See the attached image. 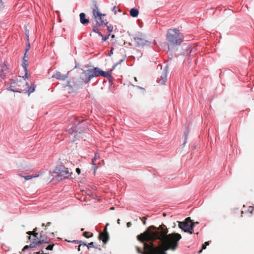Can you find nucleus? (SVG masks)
I'll list each match as a JSON object with an SVG mask.
<instances>
[{"label": "nucleus", "instance_id": "nucleus-27", "mask_svg": "<svg viewBox=\"0 0 254 254\" xmlns=\"http://www.w3.org/2000/svg\"><path fill=\"white\" fill-rule=\"evenodd\" d=\"M54 245H48L47 248L46 250H52L54 247Z\"/></svg>", "mask_w": 254, "mask_h": 254}, {"label": "nucleus", "instance_id": "nucleus-30", "mask_svg": "<svg viewBox=\"0 0 254 254\" xmlns=\"http://www.w3.org/2000/svg\"><path fill=\"white\" fill-rule=\"evenodd\" d=\"M77 244H79L81 246V245H84V246H87V244L84 243V242H82L81 241H77Z\"/></svg>", "mask_w": 254, "mask_h": 254}, {"label": "nucleus", "instance_id": "nucleus-49", "mask_svg": "<svg viewBox=\"0 0 254 254\" xmlns=\"http://www.w3.org/2000/svg\"><path fill=\"white\" fill-rule=\"evenodd\" d=\"M134 79H135V80H136V77H134Z\"/></svg>", "mask_w": 254, "mask_h": 254}, {"label": "nucleus", "instance_id": "nucleus-24", "mask_svg": "<svg viewBox=\"0 0 254 254\" xmlns=\"http://www.w3.org/2000/svg\"><path fill=\"white\" fill-rule=\"evenodd\" d=\"M110 35V34H109L108 36H105L102 34V36H100L102 37V40L103 42L106 41L109 39V36Z\"/></svg>", "mask_w": 254, "mask_h": 254}, {"label": "nucleus", "instance_id": "nucleus-7", "mask_svg": "<svg viewBox=\"0 0 254 254\" xmlns=\"http://www.w3.org/2000/svg\"><path fill=\"white\" fill-rule=\"evenodd\" d=\"M55 172L58 174V179L60 180L68 178L71 174L68 169L64 166H60L57 167Z\"/></svg>", "mask_w": 254, "mask_h": 254}, {"label": "nucleus", "instance_id": "nucleus-44", "mask_svg": "<svg viewBox=\"0 0 254 254\" xmlns=\"http://www.w3.org/2000/svg\"><path fill=\"white\" fill-rule=\"evenodd\" d=\"M114 37H115V35H112V38H114Z\"/></svg>", "mask_w": 254, "mask_h": 254}, {"label": "nucleus", "instance_id": "nucleus-23", "mask_svg": "<svg viewBox=\"0 0 254 254\" xmlns=\"http://www.w3.org/2000/svg\"><path fill=\"white\" fill-rule=\"evenodd\" d=\"M87 247L88 249H90V248H95L96 249H99L98 247L94 246L93 242H91V243H89L87 245Z\"/></svg>", "mask_w": 254, "mask_h": 254}, {"label": "nucleus", "instance_id": "nucleus-33", "mask_svg": "<svg viewBox=\"0 0 254 254\" xmlns=\"http://www.w3.org/2000/svg\"><path fill=\"white\" fill-rule=\"evenodd\" d=\"M113 50H114V48H111V50H110V52H109V54H108V55H109V56H111L113 54Z\"/></svg>", "mask_w": 254, "mask_h": 254}, {"label": "nucleus", "instance_id": "nucleus-32", "mask_svg": "<svg viewBox=\"0 0 254 254\" xmlns=\"http://www.w3.org/2000/svg\"><path fill=\"white\" fill-rule=\"evenodd\" d=\"M134 39L136 42H139L140 41H143V40L140 38H136Z\"/></svg>", "mask_w": 254, "mask_h": 254}, {"label": "nucleus", "instance_id": "nucleus-9", "mask_svg": "<svg viewBox=\"0 0 254 254\" xmlns=\"http://www.w3.org/2000/svg\"><path fill=\"white\" fill-rule=\"evenodd\" d=\"M90 69L82 70V72L80 74V79L84 84L88 83L92 79Z\"/></svg>", "mask_w": 254, "mask_h": 254}, {"label": "nucleus", "instance_id": "nucleus-11", "mask_svg": "<svg viewBox=\"0 0 254 254\" xmlns=\"http://www.w3.org/2000/svg\"><path fill=\"white\" fill-rule=\"evenodd\" d=\"M26 53H25L24 57L23 59V63H22V66L24 69V71L25 72V74L24 76H22L23 78L25 79L26 78H27L29 77V75L28 74V70H27V66H28V61L25 59L26 58Z\"/></svg>", "mask_w": 254, "mask_h": 254}, {"label": "nucleus", "instance_id": "nucleus-25", "mask_svg": "<svg viewBox=\"0 0 254 254\" xmlns=\"http://www.w3.org/2000/svg\"><path fill=\"white\" fill-rule=\"evenodd\" d=\"M106 26H107L108 31L110 32V34L113 31V27L112 25H107Z\"/></svg>", "mask_w": 254, "mask_h": 254}, {"label": "nucleus", "instance_id": "nucleus-15", "mask_svg": "<svg viewBox=\"0 0 254 254\" xmlns=\"http://www.w3.org/2000/svg\"><path fill=\"white\" fill-rule=\"evenodd\" d=\"M100 158V155L98 153H95V156H94V158H93L92 159V163L93 165V168L94 169V173L95 174V172H96V170H97V169L98 168V166H97L96 165V164L95 163V161L99 159Z\"/></svg>", "mask_w": 254, "mask_h": 254}, {"label": "nucleus", "instance_id": "nucleus-18", "mask_svg": "<svg viewBox=\"0 0 254 254\" xmlns=\"http://www.w3.org/2000/svg\"><path fill=\"white\" fill-rule=\"evenodd\" d=\"M0 71L1 73H3L4 74L6 73L7 72H9V69L6 67V66L3 64L1 65V68H0Z\"/></svg>", "mask_w": 254, "mask_h": 254}, {"label": "nucleus", "instance_id": "nucleus-48", "mask_svg": "<svg viewBox=\"0 0 254 254\" xmlns=\"http://www.w3.org/2000/svg\"><path fill=\"white\" fill-rule=\"evenodd\" d=\"M45 226V224L44 223H43L42 224V226Z\"/></svg>", "mask_w": 254, "mask_h": 254}, {"label": "nucleus", "instance_id": "nucleus-21", "mask_svg": "<svg viewBox=\"0 0 254 254\" xmlns=\"http://www.w3.org/2000/svg\"><path fill=\"white\" fill-rule=\"evenodd\" d=\"M73 119H74V122H73V124L74 125H76V123H77L78 124V123H81L83 120L82 119H81L80 118H78V117H73Z\"/></svg>", "mask_w": 254, "mask_h": 254}, {"label": "nucleus", "instance_id": "nucleus-22", "mask_svg": "<svg viewBox=\"0 0 254 254\" xmlns=\"http://www.w3.org/2000/svg\"><path fill=\"white\" fill-rule=\"evenodd\" d=\"M83 235L84 237H85L86 238H89L93 236V234L90 233L88 232H85L83 233Z\"/></svg>", "mask_w": 254, "mask_h": 254}, {"label": "nucleus", "instance_id": "nucleus-42", "mask_svg": "<svg viewBox=\"0 0 254 254\" xmlns=\"http://www.w3.org/2000/svg\"><path fill=\"white\" fill-rule=\"evenodd\" d=\"M117 223H118V224H120V219H118V220H117Z\"/></svg>", "mask_w": 254, "mask_h": 254}, {"label": "nucleus", "instance_id": "nucleus-34", "mask_svg": "<svg viewBox=\"0 0 254 254\" xmlns=\"http://www.w3.org/2000/svg\"><path fill=\"white\" fill-rule=\"evenodd\" d=\"M76 172L78 174H79L80 173V169L79 168H77L76 169Z\"/></svg>", "mask_w": 254, "mask_h": 254}, {"label": "nucleus", "instance_id": "nucleus-3", "mask_svg": "<svg viewBox=\"0 0 254 254\" xmlns=\"http://www.w3.org/2000/svg\"><path fill=\"white\" fill-rule=\"evenodd\" d=\"M21 83V82L16 83L15 82L11 83L9 87V90L14 92L28 93L29 95L34 91L35 87L33 84L30 85L28 82H25L23 83V87H22Z\"/></svg>", "mask_w": 254, "mask_h": 254}, {"label": "nucleus", "instance_id": "nucleus-16", "mask_svg": "<svg viewBox=\"0 0 254 254\" xmlns=\"http://www.w3.org/2000/svg\"><path fill=\"white\" fill-rule=\"evenodd\" d=\"M130 15L133 17H136L138 15V10L134 8H131L129 11Z\"/></svg>", "mask_w": 254, "mask_h": 254}, {"label": "nucleus", "instance_id": "nucleus-28", "mask_svg": "<svg viewBox=\"0 0 254 254\" xmlns=\"http://www.w3.org/2000/svg\"><path fill=\"white\" fill-rule=\"evenodd\" d=\"M140 219L142 221V223H143V225H145L146 224V220L147 219V217H143L142 218H140Z\"/></svg>", "mask_w": 254, "mask_h": 254}, {"label": "nucleus", "instance_id": "nucleus-19", "mask_svg": "<svg viewBox=\"0 0 254 254\" xmlns=\"http://www.w3.org/2000/svg\"><path fill=\"white\" fill-rule=\"evenodd\" d=\"M41 173L40 174H38L37 175H34V176H32V175H27V176H23L22 175H19V176H20L21 177H24L25 178V180H30V179H31L33 178H36V177H38L40 176L41 175Z\"/></svg>", "mask_w": 254, "mask_h": 254}, {"label": "nucleus", "instance_id": "nucleus-40", "mask_svg": "<svg viewBox=\"0 0 254 254\" xmlns=\"http://www.w3.org/2000/svg\"><path fill=\"white\" fill-rule=\"evenodd\" d=\"M50 224H51V222H48V223H47L46 226H49L50 225Z\"/></svg>", "mask_w": 254, "mask_h": 254}, {"label": "nucleus", "instance_id": "nucleus-38", "mask_svg": "<svg viewBox=\"0 0 254 254\" xmlns=\"http://www.w3.org/2000/svg\"><path fill=\"white\" fill-rule=\"evenodd\" d=\"M113 11H114L115 13L116 14L117 13V11L116 10V7H114L113 8Z\"/></svg>", "mask_w": 254, "mask_h": 254}, {"label": "nucleus", "instance_id": "nucleus-14", "mask_svg": "<svg viewBox=\"0 0 254 254\" xmlns=\"http://www.w3.org/2000/svg\"><path fill=\"white\" fill-rule=\"evenodd\" d=\"M79 17L80 21L82 24L86 25L89 22V19L85 18V14L84 13H80Z\"/></svg>", "mask_w": 254, "mask_h": 254}, {"label": "nucleus", "instance_id": "nucleus-35", "mask_svg": "<svg viewBox=\"0 0 254 254\" xmlns=\"http://www.w3.org/2000/svg\"><path fill=\"white\" fill-rule=\"evenodd\" d=\"M29 48H30V44L29 43L27 45V48L26 49V52H25V53L26 54V53L29 51Z\"/></svg>", "mask_w": 254, "mask_h": 254}, {"label": "nucleus", "instance_id": "nucleus-1", "mask_svg": "<svg viewBox=\"0 0 254 254\" xmlns=\"http://www.w3.org/2000/svg\"><path fill=\"white\" fill-rule=\"evenodd\" d=\"M167 227L162 224L158 227L153 225L149 227L143 233L137 236V240L143 243L144 251L138 247L136 249L140 254H167L168 250L175 251L178 242L182 238L180 234L173 233L167 234Z\"/></svg>", "mask_w": 254, "mask_h": 254}, {"label": "nucleus", "instance_id": "nucleus-2", "mask_svg": "<svg viewBox=\"0 0 254 254\" xmlns=\"http://www.w3.org/2000/svg\"><path fill=\"white\" fill-rule=\"evenodd\" d=\"M166 39L168 49L170 50L175 46L180 45L184 41V36L178 29H169L167 31Z\"/></svg>", "mask_w": 254, "mask_h": 254}, {"label": "nucleus", "instance_id": "nucleus-46", "mask_svg": "<svg viewBox=\"0 0 254 254\" xmlns=\"http://www.w3.org/2000/svg\"><path fill=\"white\" fill-rule=\"evenodd\" d=\"M83 230H84V229H83V228H82V229H81V231H83Z\"/></svg>", "mask_w": 254, "mask_h": 254}, {"label": "nucleus", "instance_id": "nucleus-17", "mask_svg": "<svg viewBox=\"0 0 254 254\" xmlns=\"http://www.w3.org/2000/svg\"><path fill=\"white\" fill-rule=\"evenodd\" d=\"M37 246V243L35 241H33L29 246H25L22 249L23 251H25V250L28 249L29 248H33Z\"/></svg>", "mask_w": 254, "mask_h": 254}, {"label": "nucleus", "instance_id": "nucleus-43", "mask_svg": "<svg viewBox=\"0 0 254 254\" xmlns=\"http://www.w3.org/2000/svg\"><path fill=\"white\" fill-rule=\"evenodd\" d=\"M160 66V68H162V65L161 64H158V67Z\"/></svg>", "mask_w": 254, "mask_h": 254}, {"label": "nucleus", "instance_id": "nucleus-6", "mask_svg": "<svg viewBox=\"0 0 254 254\" xmlns=\"http://www.w3.org/2000/svg\"><path fill=\"white\" fill-rule=\"evenodd\" d=\"M116 65H114L113 66L112 68L109 71H104L100 69L98 67H94L93 68H89L90 69V74L92 77V79L94 77H98L102 76L104 77H110L111 76V73L112 70H114L115 68Z\"/></svg>", "mask_w": 254, "mask_h": 254}, {"label": "nucleus", "instance_id": "nucleus-41", "mask_svg": "<svg viewBox=\"0 0 254 254\" xmlns=\"http://www.w3.org/2000/svg\"><path fill=\"white\" fill-rule=\"evenodd\" d=\"M77 241H78V240H74V241H73V243H74L75 244H77Z\"/></svg>", "mask_w": 254, "mask_h": 254}, {"label": "nucleus", "instance_id": "nucleus-4", "mask_svg": "<svg viewBox=\"0 0 254 254\" xmlns=\"http://www.w3.org/2000/svg\"><path fill=\"white\" fill-rule=\"evenodd\" d=\"M93 14L98 25L100 26H107L108 22L104 19L106 14H102L100 12L96 2H94Z\"/></svg>", "mask_w": 254, "mask_h": 254}, {"label": "nucleus", "instance_id": "nucleus-13", "mask_svg": "<svg viewBox=\"0 0 254 254\" xmlns=\"http://www.w3.org/2000/svg\"><path fill=\"white\" fill-rule=\"evenodd\" d=\"M59 80H64L67 77V74L66 75L62 74L60 72H56L52 76Z\"/></svg>", "mask_w": 254, "mask_h": 254}, {"label": "nucleus", "instance_id": "nucleus-29", "mask_svg": "<svg viewBox=\"0 0 254 254\" xmlns=\"http://www.w3.org/2000/svg\"><path fill=\"white\" fill-rule=\"evenodd\" d=\"M74 131V128L73 127H71V128H69L68 130V132L70 134L73 133Z\"/></svg>", "mask_w": 254, "mask_h": 254}, {"label": "nucleus", "instance_id": "nucleus-5", "mask_svg": "<svg viewBox=\"0 0 254 254\" xmlns=\"http://www.w3.org/2000/svg\"><path fill=\"white\" fill-rule=\"evenodd\" d=\"M36 231L37 228L34 229L33 231H28L27 232V234L29 235L28 239L31 241V243L33 241H35L37 243V246L43 243H47L48 242V240H47V237H45L43 231L41 233L40 239L38 240V234L36 232Z\"/></svg>", "mask_w": 254, "mask_h": 254}, {"label": "nucleus", "instance_id": "nucleus-31", "mask_svg": "<svg viewBox=\"0 0 254 254\" xmlns=\"http://www.w3.org/2000/svg\"><path fill=\"white\" fill-rule=\"evenodd\" d=\"M185 222H188L189 224H191V220L190 219V217H188L186 219V220Z\"/></svg>", "mask_w": 254, "mask_h": 254}, {"label": "nucleus", "instance_id": "nucleus-37", "mask_svg": "<svg viewBox=\"0 0 254 254\" xmlns=\"http://www.w3.org/2000/svg\"><path fill=\"white\" fill-rule=\"evenodd\" d=\"M131 225V222H127V227H130Z\"/></svg>", "mask_w": 254, "mask_h": 254}, {"label": "nucleus", "instance_id": "nucleus-36", "mask_svg": "<svg viewBox=\"0 0 254 254\" xmlns=\"http://www.w3.org/2000/svg\"><path fill=\"white\" fill-rule=\"evenodd\" d=\"M29 48H30V44L29 43L27 45V48L26 49V52H25V53L26 54V53L29 51Z\"/></svg>", "mask_w": 254, "mask_h": 254}, {"label": "nucleus", "instance_id": "nucleus-10", "mask_svg": "<svg viewBox=\"0 0 254 254\" xmlns=\"http://www.w3.org/2000/svg\"><path fill=\"white\" fill-rule=\"evenodd\" d=\"M167 77V71L166 67L164 69L163 72L160 76V78H158L157 81L160 84H164L166 81Z\"/></svg>", "mask_w": 254, "mask_h": 254}, {"label": "nucleus", "instance_id": "nucleus-12", "mask_svg": "<svg viewBox=\"0 0 254 254\" xmlns=\"http://www.w3.org/2000/svg\"><path fill=\"white\" fill-rule=\"evenodd\" d=\"M105 233H100V234L99 235V239L100 240L102 239L103 241V242L104 244H106L109 240V235H108V232L106 231V228L105 229Z\"/></svg>", "mask_w": 254, "mask_h": 254}, {"label": "nucleus", "instance_id": "nucleus-20", "mask_svg": "<svg viewBox=\"0 0 254 254\" xmlns=\"http://www.w3.org/2000/svg\"><path fill=\"white\" fill-rule=\"evenodd\" d=\"M92 31L97 33L99 36H102V33L99 31L98 27L96 26H93Z\"/></svg>", "mask_w": 254, "mask_h": 254}, {"label": "nucleus", "instance_id": "nucleus-45", "mask_svg": "<svg viewBox=\"0 0 254 254\" xmlns=\"http://www.w3.org/2000/svg\"><path fill=\"white\" fill-rule=\"evenodd\" d=\"M201 252H202V250H201L200 251H199L198 252V253H199V254H200V253H201Z\"/></svg>", "mask_w": 254, "mask_h": 254}, {"label": "nucleus", "instance_id": "nucleus-8", "mask_svg": "<svg viewBox=\"0 0 254 254\" xmlns=\"http://www.w3.org/2000/svg\"><path fill=\"white\" fill-rule=\"evenodd\" d=\"M197 222L191 223L189 224L187 222H179V227L185 232H189L190 234H192L193 228L195 224H197Z\"/></svg>", "mask_w": 254, "mask_h": 254}, {"label": "nucleus", "instance_id": "nucleus-26", "mask_svg": "<svg viewBox=\"0 0 254 254\" xmlns=\"http://www.w3.org/2000/svg\"><path fill=\"white\" fill-rule=\"evenodd\" d=\"M209 245V242H206L204 243V244H203L202 245V249L204 250V249H205L206 248V246H208Z\"/></svg>", "mask_w": 254, "mask_h": 254}, {"label": "nucleus", "instance_id": "nucleus-47", "mask_svg": "<svg viewBox=\"0 0 254 254\" xmlns=\"http://www.w3.org/2000/svg\"><path fill=\"white\" fill-rule=\"evenodd\" d=\"M114 209V207H111V209H112V210H113V209Z\"/></svg>", "mask_w": 254, "mask_h": 254}, {"label": "nucleus", "instance_id": "nucleus-39", "mask_svg": "<svg viewBox=\"0 0 254 254\" xmlns=\"http://www.w3.org/2000/svg\"><path fill=\"white\" fill-rule=\"evenodd\" d=\"M78 251H80V245L78 246V249H77Z\"/></svg>", "mask_w": 254, "mask_h": 254}]
</instances>
